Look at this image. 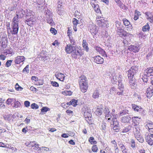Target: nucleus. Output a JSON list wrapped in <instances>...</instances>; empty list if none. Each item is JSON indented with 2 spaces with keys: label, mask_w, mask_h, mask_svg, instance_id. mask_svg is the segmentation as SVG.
Here are the masks:
<instances>
[{
  "label": "nucleus",
  "mask_w": 153,
  "mask_h": 153,
  "mask_svg": "<svg viewBox=\"0 0 153 153\" xmlns=\"http://www.w3.org/2000/svg\"><path fill=\"white\" fill-rule=\"evenodd\" d=\"M138 68L136 66H133L128 71V79H134V75L138 71Z\"/></svg>",
  "instance_id": "423d86ee"
},
{
  "label": "nucleus",
  "mask_w": 153,
  "mask_h": 153,
  "mask_svg": "<svg viewBox=\"0 0 153 153\" xmlns=\"http://www.w3.org/2000/svg\"><path fill=\"white\" fill-rule=\"evenodd\" d=\"M62 93L65 95H71L72 94V92L70 91H65L62 92Z\"/></svg>",
  "instance_id": "a18cd8bd"
},
{
  "label": "nucleus",
  "mask_w": 153,
  "mask_h": 153,
  "mask_svg": "<svg viewBox=\"0 0 153 153\" xmlns=\"http://www.w3.org/2000/svg\"><path fill=\"white\" fill-rule=\"evenodd\" d=\"M14 98H8L6 100V102L7 105L12 104V102H13L14 100Z\"/></svg>",
  "instance_id": "79ce46f5"
},
{
  "label": "nucleus",
  "mask_w": 153,
  "mask_h": 153,
  "mask_svg": "<svg viewBox=\"0 0 153 153\" xmlns=\"http://www.w3.org/2000/svg\"><path fill=\"white\" fill-rule=\"evenodd\" d=\"M100 93L98 90L95 91L93 93L92 97L94 99L98 98L99 97Z\"/></svg>",
  "instance_id": "2f4dec72"
},
{
  "label": "nucleus",
  "mask_w": 153,
  "mask_h": 153,
  "mask_svg": "<svg viewBox=\"0 0 153 153\" xmlns=\"http://www.w3.org/2000/svg\"><path fill=\"white\" fill-rule=\"evenodd\" d=\"M128 111L126 109H125L122 110L120 113V115L122 116L126 114H128Z\"/></svg>",
  "instance_id": "603ef678"
},
{
  "label": "nucleus",
  "mask_w": 153,
  "mask_h": 153,
  "mask_svg": "<svg viewBox=\"0 0 153 153\" xmlns=\"http://www.w3.org/2000/svg\"><path fill=\"white\" fill-rule=\"evenodd\" d=\"M131 120V118L128 115L122 117L121 120L122 123H128Z\"/></svg>",
  "instance_id": "a211bd4d"
},
{
  "label": "nucleus",
  "mask_w": 153,
  "mask_h": 153,
  "mask_svg": "<svg viewBox=\"0 0 153 153\" xmlns=\"http://www.w3.org/2000/svg\"><path fill=\"white\" fill-rule=\"evenodd\" d=\"M35 142L33 141H27L25 143V144L27 146L29 147L33 148V145H34V144Z\"/></svg>",
  "instance_id": "c756f323"
},
{
  "label": "nucleus",
  "mask_w": 153,
  "mask_h": 153,
  "mask_svg": "<svg viewBox=\"0 0 153 153\" xmlns=\"http://www.w3.org/2000/svg\"><path fill=\"white\" fill-rule=\"evenodd\" d=\"M146 97L149 98H150L153 95V88L152 86L148 88L146 91Z\"/></svg>",
  "instance_id": "2eb2a0df"
},
{
  "label": "nucleus",
  "mask_w": 153,
  "mask_h": 153,
  "mask_svg": "<svg viewBox=\"0 0 153 153\" xmlns=\"http://www.w3.org/2000/svg\"><path fill=\"white\" fill-rule=\"evenodd\" d=\"M91 150L94 152H97L98 150V148L97 145L96 144L93 145L91 147Z\"/></svg>",
  "instance_id": "c9c22d12"
},
{
  "label": "nucleus",
  "mask_w": 153,
  "mask_h": 153,
  "mask_svg": "<svg viewBox=\"0 0 153 153\" xmlns=\"http://www.w3.org/2000/svg\"><path fill=\"white\" fill-rule=\"evenodd\" d=\"M88 29L93 35H96L98 32L97 27L93 23L89 25Z\"/></svg>",
  "instance_id": "6e6552de"
},
{
  "label": "nucleus",
  "mask_w": 153,
  "mask_h": 153,
  "mask_svg": "<svg viewBox=\"0 0 153 153\" xmlns=\"http://www.w3.org/2000/svg\"><path fill=\"white\" fill-rule=\"evenodd\" d=\"M51 84L53 86L55 87H58L59 86V84L56 82L52 81L51 82Z\"/></svg>",
  "instance_id": "338daca9"
},
{
  "label": "nucleus",
  "mask_w": 153,
  "mask_h": 153,
  "mask_svg": "<svg viewBox=\"0 0 153 153\" xmlns=\"http://www.w3.org/2000/svg\"><path fill=\"white\" fill-rule=\"evenodd\" d=\"M128 82L130 87L133 89H135L137 87L136 80L135 78L128 79Z\"/></svg>",
  "instance_id": "1a4fd4ad"
},
{
  "label": "nucleus",
  "mask_w": 153,
  "mask_h": 153,
  "mask_svg": "<svg viewBox=\"0 0 153 153\" xmlns=\"http://www.w3.org/2000/svg\"><path fill=\"white\" fill-rule=\"evenodd\" d=\"M105 118L106 119L107 121L109 122L110 121H112V118H113L111 117V116L110 114H108L105 115Z\"/></svg>",
  "instance_id": "37998d69"
},
{
  "label": "nucleus",
  "mask_w": 153,
  "mask_h": 153,
  "mask_svg": "<svg viewBox=\"0 0 153 153\" xmlns=\"http://www.w3.org/2000/svg\"><path fill=\"white\" fill-rule=\"evenodd\" d=\"M129 143L130 146L133 149L135 148L136 147L135 140L133 139H131L129 141Z\"/></svg>",
  "instance_id": "c85d7f7f"
},
{
  "label": "nucleus",
  "mask_w": 153,
  "mask_h": 153,
  "mask_svg": "<svg viewBox=\"0 0 153 153\" xmlns=\"http://www.w3.org/2000/svg\"><path fill=\"white\" fill-rule=\"evenodd\" d=\"M145 14L147 16V19L151 23H153V15L150 12H146Z\"/></svg>",
  "instance_id": "aec40b11"
},
{
  "label": "nucleus",
  "mask_w": 153,
  "mask_h": 153,
  "mask_svg": "<svg viewBox=\"0 0 153 153\" xmlns=\"http://www.w3.org/2000/svg\"><path fill=\"white\" fill-rule=\"evenodd\" d=\"M19 22L12 19L11 27H10V25L7 26V30L8 37L11 36V34L12 35H16L18 33L19 28Z\"/></svg>",
  "instance_id": "7ed1b4c3"
},
{
  "label": "nucleus",
  "mask_w": 153,
  "mask_h": 153,
  "mask_svg": "<svg viewBox=\"0 0 153 153\" xmlns=\"http://www.w3.org/2000/svg\"><path fill=\"white\" fill-rule=\"evenodd\" d=\"M79 83L81 91L83 93L85 92L88 90L89 86L87 78L85 75L82 74L79 77Z\"/></svg>",
  "instance_id": "20e7f679"
},
{
  "label": "nucleus",
  "mask_w": 153,
  "mask_h": 153,
  "mask_svg": "<svg viewBox=\"0 0 153 153\" xmlns=\"http://www.w3.org/2000/svg\"><path fill=\"white\" fill-rule=\"evenodd\" d=\"M140 48L139 46L135 45H131L128 46V50L131 52L136 53L138 52L140 50Z\"/></svg>",
  "instance_id": "ddd939ff"
},
{
  "label": "nucleus",
  "mask_w": 153,
  "mask_h": 153,
  "mask_svg": "<svg viewBox=\"0 0 153 153\" xmlns=\"http://www.w3.org/2000/svg\"><path fill=\"white\" fill-rule=\"evenodd\" d=\"M84 115L85 118L88 117H92L91 113L87 111L84 112Z\"/></svg>",
  "instance_id": "09e8293b"
},
{
  "label": "nucleus",
  "mask_w": 153,
  "mask_h": 153,
  "mask_svg": "<svg viewBox=\"0 0 153 153\" xmlns=\"http://www.w3.org/2000/svg\"><path fill=\"white\" fill-rule=\"evenodd\" d=\"M46 16L47 17H52V13L51 11L49 10H47L45 11V14Z\"/></svg>",
  "instance_id": "58836bf2"
},
{
  "label": "nucleus",
  "mask_w": 153,
  "mask_h": 153,
  "mask_svg": "<svg viewBox=\"0 0 153 153\" xmlns=\"http://www.w3.org/2000/svg\"><path fill=\"white\" fill-rule=\"evenodd\" d=\"M89 142L91 144L95 145L97 143V142L94 140V138L93 137H90L88 140Z\"/></svg>",
  "instance_id": "473e14b6"
},
{
  "label": "nucleus",
  "mask_w": 153,
  "mask_h": 153,
  "mask_svg": "<svg viewBox=\"0 0 153 153\" xmlns=\"http://www.w3.org/2000/svg\"><path fill=\"white\" fill-rule=\"evenodd\" d=\"M92 7L96 13H100L101 14H102L101 12L98 4H94L93 5H92Z\"/></svg>",
  "instance_id": "4be33fe9"
},
{
  "label": "nucleus",
  "mask_w": 153,
  "mask_h": 153,
  "mask_svg": "<svg viewBox=\"0 0 153 153\" xmlns=\"http://www.w3.org/2000/svg\"><path fill=\"white\" fill-rule=\"evenodd\" d=\"M150 27L148 23H147L142 28V30L144 32H146L149 30Z\"/></svg>",
  "instance_id": "f704fd0d"
},
{
  "label": "nucleus",
  "mask_w": 153,
  "mask_h": 153,
  "mask_svg": "<svg viewBox=\"0 0 153 153\" xmlns=\"http://www.w3.org/2000/svg\"><path fill=\"white\" fill-rule=\"evenodd\" d=\"M140 118L137 117H132L133 123L134 124V126H137L139 124V120Z\"/></svg>",
  "instance_id": "b1692460"
},
{
  "label": "nucleus",
  "mask_w": 153,
  "mask_h": 153,
  "mask_svg": "<svg viewBox=\"0 0 153 153\" xmlns=\"http://www.w3.org/2000/svg\"><path fill=\"white\" fill-rule=\"evenodd\" d=\"M72 23L74 26H77V25L79 23L78 21L76 19L74 18L73 19Z\"/></svg>",
  "instance_id": "680f3d73"
},
{
  "label": "nucleus",
  "mask_w": 153,
  "mask_h": 153,
  "mask_svg": "<svg viewBox=\"0 0 153 153\" xmlns=\"http://www.w3.org/2000/svg\"><path fill=\"white\" fill-rule=\"evenodd\" d=\"M94 48L99 53L101 54L103 56H107V55L105 51L103 49H102L100 47L97 46H94Z\"/></svg>",
  "instance_id": "f3484780"
},
{
  "label": "nucleus",
  "mask_w": 153,
  "mask_h": 153,
  "mask_svg": "<svg viewBox=\"0 0 153 153\" xmlns=\"http://www.w3.org/2000/svg\"><path fill=\"white\" fill-rule=\"evenodd\" d=\"M70 41L71 43V44L72 45H75L76 42L74 39H73V38H71L70 37Z\"/></svg>",
  "instance_id": "0e129e2a"
},
{
  "label": "nucleus",
  "mask_w": 153,
  "mask_h": 153,
  "mask_svg": "<svg viewBox=\"0 0 153 153\" xmlns=\"http://www.w3.org/2000/svg\"><path fill=\"white\" fill-rule=\"evenodd\" d=\"M144 74L145 75L149 77L153 76V67H149L145 70Z\"/></svg>",
  "instance_id": "f8f14e48"
},
{
  "label": "nucleus",
  "mask_w": 153,
  "mask_h": 153,
  "mask_svg": "<svg viewBox=\"0 0 153 153\" xmlns=\"http://www.w3.org/2000/svg\"><path fill=\"white\" fill-rule=\"evenodd\" d=\"M37 82H36V85H42L43 84V81L41 80V79H38V81H37Z\"/></svg>",
  "instance_id": "69168bd1"
},
{
  "label": "nucleus",
  "mask_w": 153,
  "mask_h": 153,
  "mask_svg": "<svg viewBox=\"0 0 153 153\" xmlns=\"http://www.w3.org/2000/svg\"><path fill=\"white\" fill-rule=\"evenodd\" d=\"M77 100L74 99L71 100L70 102H68L67 104L69 105H72L73 106L75 107L77 105Z\"/></svg>",
  "instance_id": "412c9836"
},
{
  "label": "nucleus",
  "mask_w": 153,
  "mask_h": 153,
  "mask_svg": "<svg viewBox=\"0 0 153 153\" xmlns=\"http://www.w3.org/2000/svg\"><path fill=\"white\" fill-rule=\"evenodd\" d=\"M82 45L84 49L87 52H88L89 48L88 46V44L85 40H83Z\"/></svg>",
  "instance_id": "bb28decb"
},
{
  "label": "nucleus",
  "mask_w": 153,
  "mask_h": 153,
  "mask_svg": "<svg viewBox=\"0 0 153 153\" xmlns=\"http://www.w3.org/2000/svg\"><path fill=\"white\" fill-rule=\"evenodd\" d=\"M141 14L140 12H139L137 10H136L135 11L134 13V20H137L139 18V16H141Z\"/></svg>",
  "instance_id": "cd10ccee"
},
{
  "label": "nucleus",
  "mask_w": 153,
  "mask_h": 153,
  "mask_svg": "<svg viewBox=\"0 0 153 153\" xmlns=\"http://www.w3.org/2000/svg\"><path fill=\"white\" fill-rule=\"evenodd\" d=\"M148 76L145 75V74H144V75L143 76L142 79L143 80V82H147L148 81Z\"/></svg>",
  "instance_id": "e2e57ef3"
},
{
  "label": "nucleus",
  "mask_w": 153,
  "mask_h": 153,
  "mask_svg": "<svg viewBox=\"0 0 153 153\" xmlns=\"http://www.w3.org/2000/svg\"><path fill=\"white\" fill-rule=\"evenodd\" d=\"M50 109L47 107H43L41 109L42 112H47L48 111H49Z\"/></svg>",
  "instance_id": "864d4df0"
},
{
  "label": "nucleus",
  "mask_w": 153,
  "mask_h": 153,
  "mask_svg": "<svg viewBox=\"0 0 153 153\" xmlns=\"http://www.w3.org/2000/svg\"><path fill=\"white\" fill-rule=\"evenodd\" d=\"M94 62L98 64H101L104 62V59L99 56H97L94 57Z\"/></svg>",
  "instance_id": "dca6fc26"
},
{
  "label": "nucleus",
  "mask_w": 153,
  "mask_h": 153,
  "mask_svg": "<svg viewBox=\"0 0 153 153\" xmlns=\"http://www.w3.org/2000/svg\"><path fill=\"white\" fill-rule=\"evenodd\" d=\"M55 76L57 79L62 81H64L65 77L64 74L58 73L57 74H55Z\"/></svg>",
  "instance_id": "6ab92c4d"
},
{
  "label": "nucleus",
  "mask_w": 153,
  "mask_h": 153,
  "mask_svg": "<svg viewBox=\"0 0 153 153\" xmlns=\"http://www.w3.org/2000/svg\"><path fill=\"white\" fill-rule=\"evenodd\" d=\"M23 10L22 9L18 10L16 12V15L13 17V20L19 22V18H22L24 15L23 13Z\"/></svg>",
  "instance_id": "0eeeda50"
},
{
  "label": "nucleus",
  "mask_w": 153,
  "mask_h": 153,
  "mask_svg": "<svg viewBox=\"0 0 153 153\" xmlns=\"http://www.w3.org/2000/svg\"><path fill=\"white\" fill-rule=\"evenodd\" d=\"M85 120L89 124H92V117L85 118Z\"/></svg>",
  "instance_id": "de8ad7c7"
},
{
  "label": "nucleus",
  "mask_w": 153,
  "mask_h": 153,
  "mask_svg": "<svg viewBox=\"0 0 153 153\" xmlns=\"http://www.w3.org/2000/svg\"><path fill=\"white\" fill-rule=\"evenodd\" d=\"M25 58L24 56H18L15 58L14 62L15 64H19L25 61Z\"/></svg>",
  "instance_id": "4468645a"
},
{
  "label": "nucleus",
  "mask_w": 153,
  "mask_h": 153,
  "mask_svg": "<svg viewBox=\"0 0 153 153\" xmlns=\"http://www.w3.org/2000/svg\"><path fill=\"white\" fill-rule=\"evenodd\" d=\"M2 40L3 41L1 42V46L3 48H5L7 46V39L5 38H3Z\"/></svg>",
  "instance_id": "72a5a7b5"
},
{
  "label": "nucleus",
  "mask_w": 153,
  "mask_h": 153,
  "mask_svg": "<svg viewBox=\"0 0 153 153\" xmlns=\"http://www.w3.org/2000/svg\"><path fill=\"white\" fill-rule=\"evenodd\" d=\"M118 82H119V84L118 85V88L120 90L124 91V87L123 84L121 82L119 81V80H118Z\"/></svg>",
  "instance_id": "a19ab883"
},
{
  "label": "nucleus",
  "mask_w": 153,
  "mask_h": 153,
  "mask_svg": "<svg viewBox=\"0 0 153 153\" xmlns=\"http://www.w3.org/2000/svg\"><path fill=\"white\" fill-rule=\"evenodd\" d=\"M146 142L150 146L153 145V134H148L145 137Z\"/></svg>",
  "instance_id": "9d476101"
},
{
  "label": "nucleus",
  "mask_w": 153,
  "mask_h": 153,
  "mask_svg": "<svg viewBox=\"0 0 153 153\" xmlns=\"http://www.w3.org/2000/svg\"><path fill=\"white\" fill-rule=\"evenodd\" d=\"M103 109L102 108H98L96 110L95 113L97 116L100 115L102 113Z\"/></svg>",
  "instance_id": "7c9ffc66"
},
{
  "label": "nucleus",
  "mask_w": 153,
  "mask_h": 153,
  "mask_svg": "<svg viewBox=\"0 0 153 153\" xmlns=\"http://www.w3.org/2000/svg\"><path fill=\"white\" fill-rule=\"evenodd\" d=\"M111 146H112L114 147L115 149V151L118 150V148L116 143L114 140L112 141L111 142Z\"/></svg>",
  "instance_id": "ea45409f"
},
{
  "label": "nucleus",
  "mask_w": 153,
  "mask_h": 153,
  "mask_svg": "<svg viewBox=\"0 0 153 153\" xmlns=\"http://www.w3.org/2000/svg\"><path fill=\"white\" fill-rule=\"evenodd\" d=\"M12 61L13 60H9L7 61L5 64L6 67H8L10 66L11 65Z\"/></svg>",
  "instance_id": "bf43d9fd"
},
{
  "label": "nucleus",
  "mask_w": 153,
  "mask_h": 153,
  "mask_svg": "<svg viewBox=\"0 0 153 153\" xmlns=\"http://www.w3.org/2000/svg\"><path fill=\"white\" fill-rule=\"evenodd\" d=\"M115 23L116 26L117 27V28H120V25H121V22L119 21H116Z\"/></svg>",
  "instance_id": "774afa93"
},
{
  "label": "nucleus",
  "mask_w": 153,
  "mask_h": 153,
  "mask_svg": "<svg viewBox=\"0 0 153 153\" xmlns=\"http://www.w3.org/2000/svg\"><path fill=\"white\" fill-rule=\"evenodd\" d=\"M36 20V17L35 13L32 10H27L25 16V23L29 26H31L35 23Z\"/></svg>",
  "instance_id": "f03ea898"
},
{
  "label": "nucleus",
  "mask_w": 153,
  "mask_h": 153,
  "mask_svg": "<svg viewBox=\"0 0 153 153\" xmlns=\"http://www.w3.org/2000/svg\"><path fill=\"white\" fill-rule=\"evenodd\" d=\"M134 134L135 137L140 136V133L139 131L134 130Z\"/></svg>",
  "instance_id": "13d9d810"
},
{
  "label": "nucleus",
  "mask_w": 153,
  "mask_h": 153,
  "mask_svg": "<svg viewBox=\"0 0 153 153\" xmlns=\"http://www.w3.org/2000/svg\"><path fill=\"white\" fill-rule=\"evenodd\" d=\"M13 103L14 104L13 106L15 108H17L21 106L20 102L18 101H17L16 99L14 100Z\"/></svg>",
  "instance_id": "e433bc0d"
},
{
  "label": "nucleus",
  "mask_w": 153,
  "mask_h": 153,
  "mask_svg": "<svg viewBox=\"0 0 153 153\" xmlns=\"http://www.w3.org/2000/svg\"><path fill=\"white\" fill-rule=\"evenodd\" d=\"M30 106L31 108L33 109H37L39 108V107L38 105L35 103H33L31 104Z\"/></svg>",
  "instance_id": "49530a36"
},
{
  "label": "nucleus",
  "mask_w": 153,
  "mask_h": 153,
  "mask_svg": "<svg viewBox=\"0 0 153 153\" xmlns=\"http://www.w3.org/2000/svg\"><path fill=\"white\" fill-rule=\"evenodd\" d=\"M130 126H128L125 127L123 129V131H122V132L125 133L128 131L130 129Z\"/></svg>",
  "instance_id": "6e6d98bb"
},
{
  "label": "nucleus",
  "mask_w": 153,
  "mask_h": 153,
  "mask_svg": "<svg viewBox=\"0 0 153 153\" xmlns=\"http://www.w3.org/2000/svg\"><path fill=\"white\" fill-rule=\"evenodd\" d=\"M137 139L140 143H143L144 141V139L143 137L140 136H138L135 137Z\"/></svg>",
  "instance_id": "052dcab7"
},
{
  "label": "nucleus",
  "mask_w": 153,
  "mask_h": 153,
  "mask_svg": "<svg viewBox=\"0 0 153 153\" xmlns=\"http://www.w3.org/2000/svg\"><path fill=\"white\" fill-rule=\"evenodd\" d=\"M117 34L120 37H126L125 39L123 41V43L125 45L126 43V41L127 42H130L131 39L133 37V35L127 32L123 29H118L117 31Z\"/></svg>",
  "instance_id": "39448f33"
},
{
  "label": "nucleus",
  "mask_w": 153,
  "mask_h": 153,
  "mask_svg": "<svg viewBox=\"0 0 153 153\" xmlns=\"http://www.w3.org/2000/svg\"><path fill=\"white\" fill-rule=\"evenodd\" d=\"M112 121L110 122L111 125H112L113 126H119L118 122L117 121V119L116 117L115 118L114 117V118H112Z\"/></svg>",
  "instance_id": "393cba45"
},
{
  "label": "nucleus",
  "mask_w": 153,
  "mask_h": 153,
  "mask_svg": "<svg viewBox=\"0 0 153 153\" xmlns=\"http://www.w3.org/2000/svg\"><path fill=\"white\" fill-rule=\"evenodd\" d=\"M106 21L104 19H102L99 20H97V24L100 26L102 27L106 25Z\"/></svg>",
  "instance_id": "5701e85b"
},
{
  "label": "nucleus",
  "mask_w": 153,
  "mask_h": 153,
  "mask_svg": "<svg viewBox=\"0 0 153 153\" xmlns=\"http://www.w3.org/2000/svg\"><path fill=\"white\" fill-rule=\"evenodd\" d=\"M65 50L67 53L71 54L72 57L75 59H79L84 54L80 47L72 45L70 44L66 46Z\"/></svg>",
  "instance_id": "f257e3e1"
},
{
  "label": "nucleus",
  "mask_w": 153,
  "mask_h": 153,
  "mask_svg": "<svg viewBox=\"0 0 153 153\" xmlns=\"http://www.w3.org/2000/svg\"><path fill=\"white\" fill-rule=\"evenodd\" d=\"M62 5V3L59 1L57 6V10L58 11H63V8Z\"/></svg>",
  "instance_id": "c03bdc74"
},
{
  "label": "nucleus",
  "mask_w": 153,
  "mask_h": 153,
  "mask_svg": "<svg viewBox=\"0 0 153 153\" xmlns=\"http://www.w3.org/2000/svg\"><path fill=\"white\" fill-rule=\"evenodd\" d=\"M51 32L54 35H56L57 33V30L54 28L51 27L50 30Z\"/></svg>",
  "instance_id": "5fc2aeb1"
},
{
  "label": "nucleus",
  "mask_w": 153,
  "mask_h": 153,
  "mask_svg": "<svg viewBox=\"0 0 153 153\" xmlns=\"http://www.w3.org/2000/svg\"><path fill=\"white\" fill-rule=\"evenodd\" d=\"M39 145L38 144H37L35 143L34 144V145H33V149L36 150L38 151L41 150V148L40 147H39Z\"/></svg>",
  "instance_id": "4c0bfd02"
},
{
  "label": "nucleus",
  "mask_w": 153,
  "mask_h": 153,
  "mask_svg": "<svg viewBox=\"0 0 153 153\" xmlns=\"http://www.w3.org/2000/svg\"><path fill=\"white\" fill-rule=\"evenodd\" d=\"M123 24L126 27L128 31H131L132 29V27L130 23L128 20L126 19H123Z\"/></svg>",
  "instance_id": "9b49d317"
},
{
  "label": "nucleus",
  "mask_w": 153,
  "mask_h": 153,
  "mask_svg": "<svg viewBox=\"0 0 153 153\" xmlns=\"http://www.w3.org/2000/svg\"><path fill=\"white\" fill-rule=\"evenodd\" d=\"M132 108L134 110L136 111H139L141 110H143V108L140 106H138V105L134 104H132L131 105Z\"/></svg>",
  "instance_id": "a878e982"
},
{
  "label": "nucleus",
  "mask_w": 153,
  "mask_h": 153,
  "mask_svg": "<svg viewBox=\"0 0 153 153\" xmlns=\"http://www.w3.org/2000/svg\"><path fill=\"white\" fill-rule=\"evenodd\" d=\"M15 88L16 91H22L23 88L20 86L18 83L16 84L15 85Z\"/></svg>",
  "instance_id": "8fccbe9b"
},
{
  "label": "nucleus",
  "mask_w": 153,
  "mask_h": 153,
  "mask_svg": "<svg viewBox=\"0 0 153 153\" xmlns=\"http://www.w3.org/2000/svg\"><path fill=\"white\" fill-rule=\"evenodd\" d=\"M146 126L149 129H152L153 130V123H149L147 124Z\"/></svg>",
  "instance_id": "4d7b16f0"
},
{
  "label": "nucleus",
  "mask_w": 153,
  "mask_h": 153,
  "mask_svg": "<svg viewBox=\"0 0 153 153\" xmlns=\"http://www.w3.org/2000/svg\"><path fill=\"white\" fill-rule=\"evenodd\" d=\"M47 22L51 26H52L54 25V22L52 18H49L47 19Z\"/></svg>",
  "instance_id": "3c124183"
}]
</instances>
